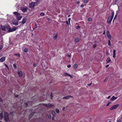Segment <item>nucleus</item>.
Returning a JSON list of instances; mask_svg holds the SVG:
<instances>
[{
    "mask_svg": "<svg viewBox=\"0 0 122 122\" xmlns=\"http://www.w3.org/2000/svg\"><path fill=\"white\" fill-rule=\"evenodd\" d=\"M39 3V0H36L35 2H32L29 4L30 7L32 8H33L36 5H37Z\"/></svg>",
    "mask_w": 122,
    "mask_h": 122,
    "instance_id": "nucleus-1",
    "label": "nucleus"
},
{
    "mask_svg": "<svg viewBox=\"0 0 122 122\" xmlns=\"http://www.w3.org/2000/svg\"><path fill=\"white\" fill-rule=\"evenodd\" d=\"M14 14L16 15V18L18 21L20 20L22 17V16L20 14L17 12H14Z\"/></svg>",
    "mask_w": 122,
    "mask_h": 122,
    "instance_id": "nucleus-2",
    "label": "nucleus"
},
{
    "mask_svg": "<svg viewBox=\"0 0 122 122\" xmlns=\"http://www.w3.org/2000/svg\"><path fill=\"white\" fill-rule=\"evenodd\" d=\"M4 118L5 121L7 122L8 121L9 119L8 117V114L7 113L5 112L4 114Z\"/></svg>",
    "mask_w": 122,
    "mask_h": 122,
    "instance_id": "nucleus-3",
    "label": "nucleus"
},
{
    "mask_svg": "<svg viewBox=\"0 0 122 122\" xmlns=\"http://www.w3.org/2000/svg\"><path fill=\"white\" fill-rule=\"evenodd\" d=\"M119 106V105L118 104H116L115 105H114L112 106V107H111L110 108V110H114L117 107Z\"/></svg>",
    "mask_w": 122,
    "mask_h": 122,
    "instance_id": "nucleus-4",
    "label": "nucleus"
},
{
    "mask_svg": "<svg viewBox=\"0 0 122 122\" xmlns=\"http://www.w3.org/2000/svg\"><path fill=\"white\" fill-rule=\"evenodd\" d=\"M113 17L112 16H110L108 18L107 20V22L108 23H110Z\"/></svg>",
    "mask_w": 122,
    "mask_h": 122,
    "instance_id": "nucleus-5",
    "label": "nucleus"
},
{
    "mask_svg": "<svg viewBox=\"0 0 122 122\" xmlns=\"http://www.w3.org/2000/svg\"><path fill=\"white\" fill-rule=\"evenodd\" d=\"M7 27L6 26H3L2 25H0V29L3 30L5 31Z\"/></svg>",
    "mask_w": 122,
    "mask_h": 122,
    "instance_id": "nucleus-6",
    "label": "nucleus"
},
{
    "mask_svg": "<svg viewBox=\"0 0 122 122\" xmlns=\"http://www.w3.org/2000/svg\"><path fill=\"white\" fill-rule=\"evenodd\" d=\"M107 35L108 38L110 40H111L112 38V36L110 35L109 32V31H107Z\"/></svg>",
    "mask_w": 122,
    "mask_h": 122,
    "instance_id": "nucleus-7",
    "label": "nucleus"
},
{
    "mask_svg": "<svg viewBox=\"0 0 122 122\" xmlns=\"http://www.w3.org/2000/svg\"><path fill=\"white\" fill-rule=\"evenodd\" d=\"M13 24L15 25H17L18 24V21L15 20L14 21H13L12 22Z\"/></svg>",
    "mask_w": 122,
    "mask_h": 122,
    "instance_id": "nucleus-8",
    "label": "nucleus"
},
{
    "mask_svg": "<svg viewBox=\"0 0 122 122\" xmlns=\"http://www.w3.org/2000/svg\"><path fill=\"white\" fill-rule=\"evenodd\" d=\"M18 73L19 77H21L22 76L23 74L22 72L21 71H19L18 72Z\"/></svg>",
    "mask_w": 122,
    "mask_h": 122,
    "instance_id": "nucleus-9",
    "label": "nucleus"
},
{
    "mask_svg": "<svg viewBox=\"0 0 122 122\" xmlns=\"http://www.w3.org/2000/svg\"><path fill=\"white\" fill-rule=\"evenodd\" d=\"M44 105L48 107H51L53 106V105L50 103H49L48 104H44Z\"/></svg>",
    "mask_w": 122,
    "mask_h": 122,
    "instance_id": "nucleus-10",
    "label": "nucleus"
},
{
    "mask_svg": "<svg viewBox=\"0 0 122 122\" xmlns=\"http://www.w3.org/2000/svg\"><path fill=\"white\" fill-rule=\"evenodd\" d=\"M117 98V97H115L114 96H113L110 99V100L112 101H113L115 100Z\"/></svg>",
    "mask_w": 122,
    "mask_h": 122,
    "instance_id": "nucleus-11",
    "label": "nucleus"
},
{
    "mask_svg": "<svg viewBox=\"0 0 122 122\" xmlns=\"http://www.w3.org/2000/svg\"><path fill=\"white\" fill-rule=\"evenodd\" d=\"M116 50H113V57L115 58L116 57Z\"/></svg>",
    "mask_w": 122,
    "mask_h": 122,
    "instance_id": "nucleus-12",
    "label": "nucleus"
},
{
    "mask_svg": "<svg viewBox=\"0 0 122 122\" xmlns=\"http://www.w3.org/2000/svg\"><path fill=\"white\" fill-rule=\"evenodd\" d=\"M5 57H2L0 59V61L1 62H3L5 61Z\"/></svg>",
    "mask_w": 122,
    "mask_h": 122,
    "instance_id": "nucleus-13",
    "label": "nucleus"
},
{
    "mask_svg": "<svg viewBox=\"0 0 122 122\" xmlns=\"http://www.w3.org/2000/svg\"><path fill=\"white\" fill-rule=\"evenodd\" d=\"M64 75L65 76H70L71 78L72 77V76L68 74V73H64Z\"/></svg>",
    "mask_w": 122,
    "mask_h": 122,
    "instance_id": "nucleus-14",
    "label": "nucleus"
},
{
    "mask_svg": "<svg viewBox=\"0 0 122 122\" xmlns=\"http://www.w3.org/2000/svg\"><path fill=\"white\" fill-rule=\"evenodd\" d=\"M72 97L71 96H66V97H63V99H68L70 97Z\"/></svg>",
    "mask_w": 122,
    "mask_h": 122,
    "instance_id": "nucleus-15",
    "label": "nucleus"
},
{
    "mask_svg": "<svg viewBox=\"0 0 122 122\" xmlns=\"http://www.w3.org/2000/svg\"><path fill=\"white\" fill-rule=\"evenodd\" d=\"M26 21V18H23V20H22V23L23 24H25Z\"/></svg>",
    "mask_w": 122,
    "mask_h": 122,
    "instance_id": "nucleus-16",
    "label": "nucleus"
},
{
    "mask_svg": "<svg viewBox=\"0 0 122 122\" xmlns=\"http://www.w3.org/2000/svg\"><path fill=\"white\" fill-rule=\"evenodd\" d=\"M21 9L22 11L25 12L27 8L26 7H22L21 8Z\"/></svg>",
    "mask_w": 122,
    "mask_h": 122,
    "instance_id": "nucleus-17",
    "label": "nucleus"
},
{
    "mask_svg": "<svg viewBox=\"0 0 122 122\" xmlns=\"http://www.w3.org/2000/svg\"><path fill=\"white\" fill-rule=\"evenodd\" d=\"M111 61V60L110 58L108 57L107 60V63H109Z\"/></svg>",
    "mask_w": 122,
    "mask_h": 122,
    "instance_id": "nucleus-18",
    "label": "nucleus"
},
{
    "mask_svg": "<svg viewBox=\"0 0 122 122\" xmlns=\"http://www.w3.org/2000/svg\"><path fill=\"white\" fill-rule=\"evenodd\" d=\"M18 28V27L14 26L12 28V30L13 31H15L16 29Z\"/></svg>",
    "mask_w": 122,
    "mask_h": 122,
    "instance_id": "nucleus-19",
    "label": "nucleus"
},
{
    "mask_svg": "<svg viewBox=\"0 0 122 122\" xmlns=\"http://www.w3.org/2000/svg\"><path fill=\"white\" fill-rule=\"evenodd\" d=\"M52 114L53 116H54L55 115V112L54 111L52 110Z\"/></svg>",
    "mask_w": 122,
    "mask_h": 122,
    "instance_id": "nucleus-20",
    "label": "nucleus"
},
{
    "mask_svg": "<svg viewBox=\"0 0 122 122\" xmlns=\"http://www.w3.org/2000/svg\"><path fill=\"white\" fill-rule=\"evenodd\" d=\"M77 65L76 64H75L74 65L73 67L75 69H76L77 68Z\"/></svg>",
    "mask_w": 122,
    "mask_h": 122,
    "instance_id": "nucleus-21",
    "label": "nucleus"
},
{
    "mask_svg": "<svg viewBox=\"0 0 122 122\" xmlns=\"http://www.w3.org/2000/svg\"><path fill=\"white\" fill-rule=\"evenodd\" d=\"M8 32H10L13 31L12 29L11 28H10L8 30Z\"/></svg>",
    "mask_w": 122,
    "mask_h": 122,
    "instance_id": "nucleus-22",
    "label": "nucleus"
},
{
    "mask_svg": "<svg viewBox=\"0 0 122 122\" xmlns=\"http://www.w3.org/2000/svg\"><path fill=\"white\" fill-rule=\"evenodd\" d=\"M79 40L78 38H76L75 39V41L76 42H78L79 41Z\"/></svg>",
    "mask_w": 122,
    "mask_h": 122,
    "instance_id": "nucleus-23",
    "label": "nucleus"
},
{
    "mask_svg": "<svg viewBox=\"0 0 122 122\" xmlns=\"http://www.w3.org/2000/svg\"><path fill=\"white\" fill-rule=\"evenodd\" d=\"M3 113H2L0 114V118H1L3 117Z\"/></svg>",
    "mask_w": 122,
    "mask_h": 122,
    "instance_id": "nucleus-24",
    "label": "nucleus"
},
{
    "mask_svg": "<svg viewBox=\"0 0 122 122\" xmlns=\"http://www.w3.org/2000/svg\"><path fill=\"white\" fill-rule=\"evenodd\" d=\"M111 44V41L110 40H108V45L109 46Z\"/></svg>",
    "mask_w": 122,
    "mask_h": 122,
    "instance_id": "nucleus-25",
    "label": "nucleus"
},
{
    "mask_svg": "<svg viewBox=\"0 0 122 122\" xmlns=\"http://www.w3.org/2000/svg\"><path fill=\"white\" fill-rule=\"evenodd\" d=\"M56 111L57 113H58L59 112V110L58 109H56Z\"/></svg>",
    "mask_w": 122,
    "mask_h": 122,
    "instance_id": "nucleus-26",
    "label": "nucleus"
},
{
    "mask_svg": "<svg viewBox=\"0 0 122 122\" xmlns=\"http://www.w3.org/2000/svg\"><path fill=\"white\" fill-rule=\"evenodd\" d=\"M84 2L85 3H87L88 2V0H84Z\"/></svg>",
    "mask_w": 122,
    "mask_h": 122,
    "instance_id": "nucleus-27",
    "label": "nucleus"
},
{
    "mask_svg": "<svg viewBox=\"0 0 122 122\" xmlns=\"http://www.w3.org/2000/svg\"><path fill=\"white\" fill-rule=\"evenodd\" d=\"M24 51L25 52H27L28 51L27 49V48H25Z\"/></svg>",
    "mask_w": 122,
    "mask_h": 122,
    "instance_id": "nucleus-28",
    "label": "nucleus"
},
{
    "mask_svg": "<svg viewBox=\"0 0 122 122\" xmlns=\"http://www.w3.org/2000/svg\"><path fill=\"white\" fill-rule=\"evenodd\" d=\"M57 35H56L53 38L54 39H55L57 38Z\"/></svg>",
    "mask_w": 122,
    "mask_h": 122,
    "instance_id": "nucleus-29",
    "label": "nucleus"
},
{
    "mask_svg": "<svg viewBox=\"0 0 122 122\" xmlns=\"http://www.w3.org/2000/svg\"><path fill=\"white\" fill-rule=\"evenodd\" d=\"M112 15L111 16H112L113 17L114 15V13L113 11H112Z\"/></svg>",
    "mask_w": 122,
    "mask_h": 122,
    "instance_id": "nucleus-30",
    "label": "nucleus"
},
{
    "mask_svg": "<svg viewBox=\"0 0 122 122\" xmlns=\"http://www.w3.org/2000/svg\"><path fill=\"white\" fill-rule=\"evenodd\" d=\"M13 66L14 68L15 69L16 68V64H14L13 65Z\"/></svg>",
    "mask_w": 122,
    "mask_h": 122,
    "instance_id": "nucleus-31",
    "label": "nucleus"
},
{
    "mask_svg": "<svg viewBox=\"0 0 122 122\" xmlns=\"http://www.w3.org/2000/svg\"><path fill=\"white\" fill-rule=\"evenodd\" d=\"M92 20V18L91 17H89L88 18V20L89 21H91Z\"/></svg>",
    "mask_w": 122,
    "mask_h": 122,
    "instance_id": "nucleus-32",
    "label": "nucleus"
},
{
    "mask_svg": "<svg viewBox=\"0 0 122 122\" xmlns=\"http://www.w3.org/2000/svg\"><path fill=\"white\" fill-rule=\"evenodd\" d=\"M44 15V13L42 12L40 14V15L41 16H43Z\"/></svg>",
    "mask_w": 122,
    "mask_h": 122,
    "instance_id": "nucleus-33",
    "label": "nucleus"
},
{
    "mask_svg": "<svg viewBox=\"0 0 122 122\" xmlns=\"http://www.w3.org/2000/svg\"><path fill=\"white\" fill-rule=\"evenodd\" d=\"M37 27V24L36 23L35 24V28H36Z\"/></svg>",
    "mask_w": 122,
    "mask_h": 122,
    "instance_id": "nucleus-34",
    "label": "nucleus"
},
{
    "mask_svg": "<svg viewBox=\"0 0 122 122\" xmlns=\"http://www.w3.org/2000/svg\"><path fill=\"white\" fill-rule=\"evenodd\" d=\"M48 117L50 119L51 118V116L50 115H48Z\"/></svg>",
    "mask_w": 122,
    "mask_h": 122,
    "instance_id": "nucleus-35",
    "label": "nucleus"
},
{
    "mask_svg": "<svg viewBox=\"0 0 122 122\" xmlns=\"http://www.w3.org/2000/svg\"><path fill=\"white\" fill-rule=\"evenodd\" d=\"M106 55L107 56L108 55H109V53H108V51H107L106 53Z\"/></svg>",
    "mask_w": 122,
    "mask_h": 122,
    "instance_id": "nucleus-36",
    "label": "nucleus"
},
{
    "mask_svg": "<svg viewBox=\"0 0 122 122\" xmlns=\"http://www.w3.org/2000/svg\"><path fill=\"white\" fill-rule=\"evenodd\" d=\"M51 98L52 99L53 97V96H52V94L51 93Z\"/></svg>",
    "mask_w": 122,
    "mask_h": 122,
    "instance_id": "nucleus-37",
    "label": "nucleus"
},
{
    "mask_svg": "<svg viewBox=\"0 0 122 122\" xmlns=\"http://www.w3.org/2000/svg\"><path fill=\"white\" fill-rule=\"evenodd\" d=\"M107 78H106L104 81V82H105L107 81Z\"/></svg>",
    "mask_w": 122,
    "mask_h": 122,
    "instance_id": "nucleus-38",
    "label": "nucleus"
},
{
    "mask_svg": "<svg viewBox=\"0 0 122 122\" xmlns=\"http://www.w3.org/2000/svg\"><path fill=\"white\" fill-rule=\"evenodd\" d=\"M71 19L70 18H69L68 19V21L70 23V20Z\"/></svg>",
    "mask_w": 122,
    "mask_h": 122,
    "instance_id": "nucleus-39",
    "label": "nucleus"
},
{
    "mask_svg": "<svg viewBox=\"0 0 122 122\" xmlns=\"http://www.w3.org/2000/svg\"><path fill=\"white\" fill-rule=\"evenodd\" d=\"M67 66L68 68H70L71 66L70 65H68Z\"/></svg>",
    "mask_w": 122,
    "mask_h": 122,
    "instance_id": "nucleus-40",
    "label": "nucleus"
},
{
    "mask_svg": "<svg viewBox=\"0 0 122 122\" xmlns=\"http://www.w3.org/2000/svg\"><path fill=\"white\" fill-rule=\"evenodd\" d=\"M96 46V44H94L93 45V47L94 48H95Z\"/></svg>",
    "mask_w": 122,
    "mask_h": 122,
    "instance_id": "nucleus-41",
    "label": "nucleus"
},
{
    "mask_svg": "<svg viewBox=\"0 0 122 122\" xmlns=\"http://www.w3.org/2000/svg\"><path fill=\"white\" fill-rule=\"evenodd\" d=\"M111 103V102H109L108 103H107V105H106V106H108L109 105V104L110 103Z\"/></svg>",
    "mask_w": 122,
    "mask_h": 122,
    "instance_id": "nucleus-42",
    "label": "nucleus"
},
{
    "mask_svg": "<svg viewBox=\"0 0 122 122\" xmlns=\"http://www.w3.org/2000/svg\"><path fill=\"white\" fill-rule=\"evenodd\" d=\"M117 14H116L115 16V17L114 18V20L117 17Z\"/></svg>",
    "mask_w": 122,
    "mask_h": 122,
    "instance_id": "nucleus-43",
    "label": "nucleus"
},
{
    "mask_svg": "<svg viewBox=\"0 0 122 122\" xmlns=\"http://www.w3.org/2000/svg\"><path fill=\"white\" fill-rule=\"evenodd\" d=\"M83 7H84V5L83 4H82L81 6V8H83Z\"/></svg>",
    "mask_w": 122,
    "mask_h": 122,
    "instance_id": "nucleus-44",
    "label": "nucleus"
},
{
    "mask_svg": "<svg viewBox=\"0 0 122 122\" xmlns=\"http://www.w3.org/2000/svg\"><path fill=\"white\" fill-rule=\"evenodd\" d=\"M33 66L34 67H36V64L34 63L33 64Z\"/></svg>",
    "mask_w": 122,
    "mask_h": 122,
    "instance_id": "nucleus-45",
    "label": "nucleus"
},
{
    "mask_svg": "<svg viewBox=\"0 0 122 122\" xmlns=\"http://www.w3.org/2000/svg\"><path fill=\"white\" fill-rule=\"evenodd\" d=\"M3 48V46H0V50L2 49Z\"/></svg>",
    "mask_w": 122,
    "mask_h": 122,
    "instance_id": "nucleus-46",
    "label": "nucleus"
},
{
    "mask_svg": "<svg viewBox=\"0 0 122 122\" xmlns=\"http://www.w3.org/2000/svg\"><path fill=\"white\" fill-rule=\"evenodd\" d=\"M5 65L6 67L8 68V66L6 64H5Z\"/></svg>",
    "mask_w": 122,
    "mask_h": 122,
    "instance_id": "nucleus-47",
    "label": "nucleus"
},
{
    "mask_svg": "<svg viewBox=\"0 0 122 122\" xmlns=\"http://www.w3.org/2000/svg\"><path fill=\"white\" fill-rule=\"evenodd\" d=\"M15 55L18 56L19 57L20 56V55L19 54H15Z\"/></svg>",
    "mask_w": 122,
    "mask_h": 122,
    "instance_id": "nucleus-48",
    "label": "nucleus"
},
{
    "mask_svg": "<svg viewBox=\"0 0 122 122\" xmlns=\"http://www.w3.org/2000/svg\"><path fill=\"white\" fill-rule=\"evenodd\" d=\"M67 56L68 57H71V56H70V55H69V54H68L67 55Z\"/></svg>",
    "mask_w": 122,
    "mask_h": 122,
    "instance_id": "nucleus-49",
    "label": "nucleus"
},
{
    "mask_svg": "<svg viewBox=\"0 0 122 122\" xmlns=\"http://www.w3.org/2000/svg\"><path fill=\"white\" fill-rule=\"evenodd\" d=\"M80 26H77V27H76V28H77V29H78V28H80Z\"/></svg>",
    "mask_w": 122,
    "mask_h": 122,
    "instance_id": "nucleus-50",
    "label": "nucleus"
},
{
    "mask_svg": "<svg viewBox=\"0 0 122 122\" xmlns=\"http://www.w3.org/2000/svg\"><path fill=\"white\" fill-rule=\"evenodd\" d=\"M110 96H109L108 97H107V99H109L110 98Z\"/></svg>",
    "mask_w": 122,
    "mask_h": 122,
    "instance_id": "nucleus-51",
    "label": "nucleus"
},
{
    "mask_svg": "<svg viewBox=\"0 0 122 122\" xmlns=\"http://www.w3.org/2000/svg\"><path fill=\"white\" fill-rule=\"evenodd\" d=\"M2 37L1 35H0V39H2Z\"/></svg>",
    "mask_w": 122,
    "mask_h": 122,
    "instance_id": "nucleus-52",
    "label": "nucleus"
},
{
    "mask_svg": "<svg viewBox=\"0 0 122 122\" xmlns=\"http://www.w3.org/2000/svg\"><path fill=\"white\" fill-rule=\"evenodd\" d=\"M66 24H67L68 25H69L68 22L67 21H66Z\"/></svg>",
    "mask_w": 122,
    "mask_h": 122,
    "instance_id": "nucleus-53",
    "label": "nucleus"
},
{
    "mask_svg": "<svg viewBox=\"0 0 122 122\" xmlns=\"http://www.w3.org/2000/svg\"><path fill=\"white\" fill-rule=\"evenodd\" d=\"M109 66V65H107L106 66V68H107V67H108Z\"/></svg>",
    "mask_w": 122,
    "mask_h": 122,
    "instance_id": "nucleus-54",
    "label": "nucleus"
},
{
    "mask_svg": "<svg viewBox=\"0 0 122 122\" xmlns=\"http://www.w3.org/2000/svg\"><path fill=\"white\" fill-rule=\"evenodd\" d=\"M91 83H89V84H88V85L89 86H90L91 85Z\"/></svg>",
    "mask_w": 122,
    "mask_h": 122,
    "instance_id": "nucleus-55",
    "label": "nucleus"
},
{
    "mask_svg": "<svg viewBox=\"0 0 122 122\" xmlns=\"http://www.w3.org/2000/svg\"><path fill=\"white\" fill-rule=\"evenodd\" d=\"M77 3L78 4H79L80 3V2L79 1H77Z\"/></svg>",
    "mask_w": 122,
    "mask_h": 122,
    "instance_id": "nucleus-56",
    "label": "nucleus"
},
{
    "mask_svg": "<svg viewBox=\"0 0 122 122\" xmlns=\"http://www.w3.org/2000/svg\"><path fill=\"white\" fill-rule=\"evenodd\" d=\"M65 107H63V110H65Z\"/></svg>",
    "mask_w": 122,
    "mask_h": 122,
    "instance_id": "nucleus-57",
    "label": "nucleus"
},
{
    "mask_svg": "<svg viewBox=\"0 0 122 122\" xmlns=\"http://www.w3.org/2000/svg\"><path fill=\"white\" fill-rule=\"evenodd\" d=\"M25 105H27V106H28V104H27V102L25 103Z\"/></svg>",
    "mask_w": 122,
    "mask_h": 122,
    "instance_id": "nucleus-58",
    "label": "nucleus"
},
{
    "mask_svg": "<svg viewBox=\"0 0 122 122\" xmlns=\"http://www.w3.org/2000/svg\"><path fill=\"white\" fill-rule=\"evenodd\" d=\"M2 101V100L1 99V98L0 97V102Z\"/></svg>",
    "mask_w": 122,
    "mask_h": 122,
    "instance_id": "nucleus-59",
    "label": "nucleus"
},
{
    "mask_svg": "<svg viewBox=\"0 0 122 122\" xmlns=\"http://www.w3.org/2000/svg\"><path fill=\"white\" fill-rule=\"evenodd\" d=\"M105 31H104V32L103 33V35L105 34Z\"/></svg>",
    "mask_w": 122,
    "mask_h": 122,
    "instance_id": "nucleus-60",
    "label": "nucleus"
},
{
    "mask_svg": "<svg viewBox=\"0 0 122 122\" xmlns=\"http://www.w3.org/2000/svg\"><path fill=\"white\" fill-rule=\"evenodd\" d=\"M117 122H121L120 121H117Z\"/></svg>",
    "mask_w": 122,
    "mask_h": 122,
    "instance_id": "nucleus-61",
    "label": "nucleus"
},
{
    "mask_svg": "<svg viewBox=\"0 0 122 122\" xmlns=\"http://www.w3.org/2000/svg\"><path fill=\"white\" fill-rule=\"evenodd\" d=\"M33 113H32L31 115H30V116H31V115H33Z\"/></svg>",
    "mask_w": 122,
    "mask_h": 122,
    "instance_id": "nucleus-62",
    "label": "nucleus"
},
{
    "mask_svg": "<svg viewBox=\"0 0 122 122\" xmlns=\"http://www.w3.org/2000/svg\"><path fill=\"white\" fill-rule=\"evenodd\" d=\"M70 15H68V17H70Z\"/></svg>",
    "mask_w": 122,
    "mask_h": 122,
    "instance_id": "nucleus-63",
    "label": "nucleus"
},
{
    "mask_svg": "<svg viewBox=\"0 0 122 122\" xmlns=\"http://www.w3.org/2000/svg\"><path fill=\"white\" fill-rule=\"evenodd\" d=\"M47 67V66H46V68Z\"/></svg>",
    "mask_w": 122,
    "mask_h": 122,
    "instance_id": "nucleus-64",
    "label": "nucleus"
}]
</instances>
